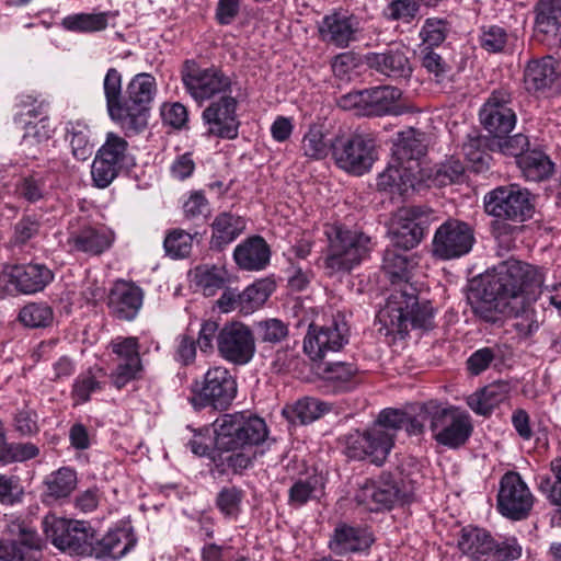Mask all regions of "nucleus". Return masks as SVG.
<instances>
[{"label":"nucleus","mask_w":561,"mask_h":561,"mask_svg":"<svg viewBox=\"0 0 561 561\" xmlns=\"http://www.w3.org/2000/svg\"><path fill=\"white\" fill-rule=\"evenodd\" d=\"M347 343V323L337 316L329 324L322 327L310 324L304 340V350L312 360H322L330 353L341 351Z\"/></svg>","instance_id":"19"},{"label":"nucleus","mask_w":561,"mask_h":561,"mask_svg":"<svg viewBox=\"0 0 561 561\" xmlns=\"http://www.w3.org/2000/svg\"><path fill=\"white\" fill-rule=\"evenodd\" d=\"M491 295H501L522 312L541 294L543 275L536 266L507 260L495 266L482 280Z\"/></svg>","instance_id":"3"},{"label":"nucleus","mask_w":561,"mask_h":561,"mask_svg":"<svg viewBox=\"0 0 561 561\" xmlns=\"http://www.w3.org/2000/svg\"><path fill=\"white\" fill-rule=\"evenodd\" d=\"M427 151L426 135L414 128L400 131L392 147V156L408 169L420 173L421 160Z\"/></svg>","instance_id":"31"},{"label":"nucleus","mask_w":561,"mask_h":561,"mask_svg":"<svg viewBox=\"0 0 561 561\" xmlns=\"http://www.w3.org/2000/svg\"><path fill=\"white\" fill-rule=\"evenodd\" d=\"M478 39L481 48L488 53L497 54L504 51L510 35L505 27L488 24L480 27Z\"/></svg>","instance_id":"55"},{"label":"nucleus","mask_w":561,"mask_h":561,"mask_svg":"<svg viewBox=\"0 0 561 561\" xmlns=\"http://www.w3.org/2000/svg\"><path fill=\"white\" fill-rule=\"evenodd\" d=\"M4 533L16 539L0 538V561H37L43 542L37 531L20 517L7 520Z\"/></svg>","instance_id":"14"},{"label":"nucleus","mask_w":561,"mask_h":561,"mask_svg":"<svg viewBox=\"0 0 561 561\" xmlns=\"http://www.w3.org/2000/svg\"><path fill=\"white\" fill-rule=\"evenodd\" d=\"M45 497L50 500L68 497L77 486V473L69 467L59 468L45 479Z\"/></svg>","instance_id":"48"},{"label":"nucleus","mask_w":561,"mask_h":561,"mask_svg":"<svg viewBox=\"0 0 561 561\" xmlns=\"http://www.w3.org/2000/svg\"><path fill=\"white\" fill-rule=\"evenodd\" d=\"M483 204L485 213L497 219L524 221L531 215L528 192L514 184L490 191Z\"/></svg>","instance_id":"13"},{"label":"nucleus","mask_w":561,"mask_h":561,"mask_svg":"<svg viewBox=\"0 0 561 561\" xmlns=\"http://www.w3.org/2000/svg\"><path fill=\"white\" fill-rule=\"evenodd\" d=\"M19 319L28 328H46L53 322L54 312L47 304L32 302L20 310Z\"/></svg>","instance_id":"56"},{"label":"nucleus","mask_w":561,"mask_h":561,"mask_svg":"<svg viewBox=\"0 0 561 561\" xmlns=\"http://www.w3.org/2000/svg\"><path fill=\"white\" fill-rule=\"evenodd\" d=\"M502 363V350L500 346H485L474 351L467 359L466 367L470 375L479 376L491 367Z\"/></svg>","instance_id":"51"},{"label":"nucleus","mask_w":561,"mask_h":561,"mask_svg":"<svg viewBox=\"0 0 561 561\" xmlns=\"http://www.w3.org/2000/svg\"><path fill=\"white\" fill-rule=\"evenodd\" d=\"M462 152L472 171L481 173L489 170L491 156L484 149V140L482 138H469L462 146Z\"/></svg>","instance_id":"57"},{"label":"nucleus","mask_w":561,"mask_h":561,"mask_svg":"<svg viewBox=\"0 0 561 561\" xmlns=\"http://www.w3.org/2000/svg\"><path fill=\"white\" fill-rule=\"evenodd\" d=\"M103 93L106 101V111L110 118L121 125L123 116L124 96H123V78L116 68L107 69L103 79Z\"/></svg>","instance_id":"41"},{"label":"nucleus","mask_w":561,"mask_h":561,"mask_svg":"<svg viewBox=\"0 0 561 561\" xmlns=\"http://www.w3.org/2000/svg\"><path fill=\"white\" fill-rule=\"evenodd\" d=\"M324 233L329 241L324 268L330 276L352 271L370 251V238L362 231L329 225Z\"/></svg>","instance_id":"4"},{"label":"nucleus","mask_w":561,"mask_h":561,"mask_svg":"<svg viewBox=\"0 0 561 561\" xmlns=\"http://www.w3.org/2000/svg\"><path fill=\"white\" fill-rule=\"evenodd\" d=\"M244 220L231 213L217 215L211 224V248L221 250L233 242L244 230Z\"/></svg>","instance_id":"40"},{"label":"nucleus","mask_w":561,"mask_h":561,"mask_svg":"<svg viewBox=\"0 0 561 561\" xmlns=\"http://www.w3.org/2000/svg\"><path fill=\"white\" fill-rule=\"evenodd\" d=\"M134 164L128 142L115 133H107L99 148L91 168L93 183L99 188L107 187L122 172Z\"/></svg>","instance_id":"11"},{"label":"nucleus","mask_w":561,"mask_h":561,"mask_svg":"<svg viewBox=\"0 0 561 561\" xmlns=\"http://www.w3.org/2000/svg\"><path fill=\"white\" fill-rule=\"evenodd\" d=\"M420 11L415 0H392L386 7L383 14L388 20L411 23Z\"/></svg>","instance_id":"64"},{"label":"nucleus","mask_w":561,"mask_h":561,"mask_svg":"<svg viewBox=\"0 0 561 561\" xmlns=\"http://www.w3.org/2000/svg\"><path fill=\"white\" fill-rule=\"evenodd\" d=\"M255 330L259 340L263 343L276 344L288 335V327L275 318L257 322Z\"/></svg>","instance_id":"63"},{"label":"nucleus","mask_w":561,"mask_h":561,"mask_svg":"<svg viewBox=\"0 0 561 561\" xmlns=\"http://www.w3.org/2000/svg\"><path fill=\"white\" fill-rule=\"evenodd\" d=\"M197 285L205 296H213L222 288L227 280V272L222 267L211 266L198 268Z\"/></svg>","instance_id":"60"},{"label":"nucleus","mask_w":561,"mask_h":561,"mask_svg":"<svg viewBox=\"0 0 561 561\" xmlns=\"http://www.w3.org/2000/svg\"><path fill=\"white\" fill-rule=\"evenodd\" d=\"M66 131L73 157L80 161L87 160L92 153L89 126L81 122H69Z\"/></svg>","instance_id":"50"},{"label":"nucleus","mask_w":561,"mask_h":561,"mask_svg":"<svg viewBox=\"0 0 561 561\" xmlns=\"http://www.w3.org/2000/svg\"><path fill=\"white\" fill-rule=\"evenodd\" d=\"M218 355L234 366H244L254 357L256 346L252 330L241 322L226 323L217 335Z\"/></svg>","instance_id":"17"},{"label":"nucleus","mask_w":561,"mask_h":561,"mask_svg":"<svg viewBox=\"0 0 561 561\" xmlns=\"http://www.w3.org/2000/svg\"><path fill=\"white\" fill-rule=\"evenodd\" d=\"M216 451L211 455L220 474L240 473L252 466L255 447L268 437L265 421L249 412L227 413L214 422Z\"/></svg>","instance_id":"2"},{"label":"nucleus","mask_w":561,"mask_h":561,"mask_svg":"<svg viewBox=\"0 0 561 561\" xmlns=\"http://www.w3.org/2000/svg\"><path fill=\"white\" fill-rule=\"evenodd\" d=\"M421 414L428 421L435 442L449 449L460 448L472 434L470 415L457 407L431 400L422 404Z\"/></svg>","instance_id":"5"},{"label":"nucleus","mask_w":561,"mask_h":561,"mask_svg":"<svg viewBox=\"0 0 561 561\" xmlns=\"http://www.w3.org/2000/svg\"><path fill=\"white\" fill-rule=\"evenodd\" d=\"M358 19L353 14L333 12L323 16L318 30L324 42L331 43L340 48H345L355 39L358 31Z\"/></svg>","instance_id":"29"},{"label":"nucleus","mask_w":561,"mask_h":561,"mask_svg":"<svg viewBox=\"0 0 561 561\" xmlns=\"http://www.w3.org/2000/svg\"><path fill=\"white\" fill-rule=\"evenodd\" d=\"M374 541L373 534L366 527L340 523L335 526L328 547L335 556L344 557L367 552Z\"/></svg>","instance_id":"24"},{"label":"nucleus","mask_w":561,"mask_h":561,"mask_svg":"<svg viewBox=\"0 0 561 561\" xmlns=\"http://www.w3.org/2000/svg\"><path fill=\"white\" fill-rule=\"evenodd\" d=\"M113 241V232L105 227L93 226L85 220L69 222L67 244L71 251L100 255L111 248Z\"/></svg>","instance_id":"21"},{"label":"nucleus","mask_w":561,"mask_h":561,"mask_svg":"<svg viewBox=\"0 0 561 561\" xmlns=\"http://www.w3.org/2000/svg\"><path fill=\"white\" fill-rule=\"evenodd\" d=\"M421 66L434 77V80L437 83L444 82L449 78L450 67L447 62L442 58L440 55L435 53L430 47H424L421 49Z\"/></svg>","instance_id":"61"},{"label":"nucleus","mask_w":561,"mask_h":561,"mask_svg":"<svg viewBox=\"0 0 561 561\" xmlns=\"http://www.w3.org/2000/svg\"><path fill=\"white\" fill-rule=\"evenodd\" d=\"M156 92V79L146 72L138 73L128 82L119 127L126 135L142 131L148 124L149 104Z\"/></svg>","instance_id":"10"},{"label":"nucleus","mask_w":561,"mask_h":561,"mask_svg":"<svg viewBox=\"0 0 561 561\" xmlns=\"http://www.w3.org/2000/svg\"><path fill=\"white\" fill-rule=\"evenodd\" d=\"M55 126L49 117H39V121H26L24 125V135L22 137V147L28 149V157L35 158L37 147L46 144L55 134Z\"/></svg>","instance_id":"45"},{"label":"nucleus","mask_w":561,"mask_h":561,"mask_svg":"<svg viewBox=\"0 0 561 561\" xmlns=\"http://www.w3.org/2000/svg\"><path fill=\"white\" fill-rule=\"evenodd\" d=\"M331 410V405L313 397H304L293 405L286 407L283 413L294 423L309 424L322 417Z\"/></svg>","instance_id":"43"},{"label":"nucleus","mask_w":561,"mask_h":561,"mask_svg":"<svg viewBox=\"0 0 561 561\" xmlns=\"http://www.w3.org/2000/svg\"><path fill=\"white\" fill-rule=\"evenodd\" d=\"M110 346L117 358V365L111 374V379L117 389H122L138 378L142 370L139 341L136 336H117L111 341Z\"/></svg>","instance_id":"22"},{"label":"nucleus","mask_w":561,"mask_h":561,"mask_svg":"<svg viewBox=\"0 0 561 561\" xmlns=\"http://www.w3.org/2000/svg\"><path fill=\"white\" fill-rule=\"evenodd\" d=\"M379 428V425L373 424L366 430L368 438L366 444L367 457L371 458V461L377 465L385 461L394 444L391 434H386Z\"/></svg>","instance_id":"49"},{"label":"nucleus","mask_w":561,"mask_h":561,"mask_svg":"<svg viewBox=\"0 0 561 561\" xmlns=\"http://www.w3.org/2000/svg\"><path fill=\"white\" fill-rule=\"evenodd\" d=\"M185 92L198 104L232 93V81L219 67H202L196 59H185L180 69Z\"/></svg>","instance_id":"6"},{"label":"nucleus","mask_w":561,"mask_h":561,"mask_svg":"<svg viewBox=\"0 0 561 561\" xmlns=\"http://www.w3.org/2000/svg\"><path fill=\"white\" fill-rule=\"evenodd\" d=\"M355 501L370 512L389 510L397 502L405 503L409 495L402 493L392 482L366 481L356 492Z\"/></svg>","instance_id":"26"},{"label":"nucleus","mask_w":561,"mask_h":561,"mask_svg":"<svg viewBox=\"0 0 561 561\" xmlns=\"http://www.w3.org/2000/svg\"><path fill=\"white\" fill-rule=\"evenodd\" d=\"M334 145L335 137L328 138V130L324 125L310 124L302 136L300 151L305 158L320 161L325 159L330 152L333 154Z\"/></svg>","instance_id":"38"},{"label":"nucleus","mask_w":561,"mask_h":561,"mask_svg":"<svg viewBox=\"0 0 561 561\" xmlns=\"http://www.w3.org/2000/svg\"><path fill=\"white\" fill-rule=\"evenodd\" d=\"M458 549L472 561H513L522 556L523 548L514 537L495 540L480 527L467 526L459 534Z\"/></svg>","instance_id":"8"},{"label":"nucleus","mask_w":561,"mask_h":561,"mask_svg":"<svg viewBox=\"0 0 561 561\" xmlns=\"http://www.w3.org/2000/svg\"><path fill=\"white\" fill-rule=\"evenodd\" d=\"M473 313L485 322L496 323L503 317H517L519 306L511 305L501 295H491L488 285L482 282V289L477 300L471 301Z\"/></svg>","instance_id":"33"},{"label":"nucleus","mask_w":561,"mask_h":561,"mask_svg":"<svg viewBox=\"0 0 561 561\" xmlns=\"http://www.w3.org/2000/svg\"><path fill=\"white\" fill-rule=\"evenodd\" d=\"M534 506V495L520 474L515 471L506 472L500 481L497 493V510L512 520L528 517Z\"/></svg>","instance_id":"18"},{"label":"nucleus","mask_w":561,"mask_h":561,"mask_svg":"<svg viewBox=\"0 0 561 561\" xmlns=\"http://www.w3.org/2000/svg\"><path fill=\"white\" fill-rule=\"evenodd\" d=\"M421 210L417 207H408L400 210L390 234L392 247L408 251L416 247L424 236V224L419 220Z\"/></svg>","instance_id":"30"},{"label":"nucleus","mask_w":561,"mask_h":561,"mask_svg":"<svg viewBox=\"0 0 561 561\" xmlns=\"http://www.w3.org/2000/svg\"><path fill=\"white\" fill-rule=\"evenodd\" d=\"M358 368L353 363H324L322 378L330 382L335 391L344 392L354 389L359 383Z\"/></svg>","instance_id":"42"},{"label":"nucleus","mask_w":561,"mask_h":561,"mask_svg":"<svg viewBox=\"0 0 561 561\" xmlns=\"http://www.w3.org/2000/svg\"><path fill=\"white\" fill-rule=\"evenodd\" d=\"M402 91L392 85H379L366 89V116L401 115L403 107L399 101Z\"/></svg>","instance_id":"34"},{"label":"nucleus","mask_w":561,"mask_h":561,"mask_svg":"<svg viewBox=\"0 0 561 561\" xmlns=\"http://www.w3.org/2000/svg\"><path fill=\"white\" fill-rule=\"evenodd\" d=\"M42 530L56 549L70 556L89 557L94 540V528L89 522L47 514L42 520Z\"/></svg>","instance_id":"7"},{"label":"nucleus","mask_w":561,"mask_h":561,"mask_svg":"<svg viewBox=\"0 0 561 561\" xmlns=\"http://www.w3.org/2000/svg\"><path fill=\"white\" fill-rule=\"evenodd\" d=\"M233 259L242 270L262 271L270 263L271 250L262 237L255 236L236 247Z\"/></svg>","instance_id":"36"},{"label":"nucleus","mask_w":561,"mask_h":561,"mask_svg":"<svg viewBox=\"0 0 561 561\" xmlns=\"http://www.w3.org/2000/svg\"><path fill=\"white\" fill-rule=\"evenodd\" d=\"M323 493V484L317 477L297 480L289 489V504L296 507L318 499Z\"/></svg>","instance_id":"52"},{"label":"nucleus","mask_w":561,"mask_h":561,"mask_svg":"<svg viewBox=\"0 0 561 561\" xmlns=\"http://www.w3.org/2000/svg\"><path fill=\"white\" fill-rule=\"evenodd\" d=\"M538 489L561 512V458L551 462V474L539 477Z\"/></svg>","instance_id":"54"},{"label":"nucleus","mask_w":561,"mask_h":561,"mask_svg":"<svg viewBox=\"0 0 561 561\" xmlns=\"http://www.w3.org/2000/svg\"><path fill=\"white\" fill-rule=\"evenodd\" d=\"M48 181L44 171L35 170L21 180L16 191L25 201L36 203L44 197L47 187H50Z\"/></svg>","instance_id":"53"},{"label":"nucleus","mask_w":561,"mask_h":561,"mask_svg":"<svg viewBox=\"0 0 561 561\" xmlns=\"http://www.w3.org/2000/svg\"><path fill=\"white\" fill-rule=\"evenodd\" d=\"M275 290V283L270 278H262L245 287L240 293V313L251 314L260 309L272 293Z\"/></svg>","instance_id":"46"},{"label":"nucleus","mask_w":561,"mask_h":561,"mask_svg":"<svg viewBox=\"0 0 561 561\" xmlns=\"http://www.w3.org/2000/svg\"><path fill=\"white\" fill-rule=\"evenodd\" d=\"M375 140L363 134L336 136L333 159L336 165L354 175L368 172L376 160Z\"/></svg>","instance_id":"12"},{"label":"nucleus","mask_w":561,"mask_h":561,"mask_svg":"<svg viewBox=\"0 0 561 561\" xmlns=\"http://www.w3.org/2000/svg\"><path fill=\"white\" fill-rule=\"evenodd\" d=\"M193 245V234L182 229L170 231L163 241L165 253L172 259H183L190 255Z\"/></svg>","instance_id":"58"},{"label":"nucleus","mask_w":561,"mask_h":561,"mask_svg":"<svg viewBox=\"0 0 561 561\" xmlns=\"http://www.w3.org/2000/svg\"><path fill=\"white\" fill-rule=\"evenodd\" d=\"M534 32L540 43L554 47L561 44V0H538L534 7Z\"/></svg>","instance_id":"23"},{"label":"nucleus","mask_w":561,"mask_h":561,"mask_svg":"<svg viewBox=\"0 0 561 561\" xmlns=\"http://www.w3.org/2000/svg\"><path fill=\"white\" fill-rule=\"evenodd\" d=\"M365 62L375 71L391 79H409L413 68L404 47L387 49L382 53H368Z\"/></svg>","instance_id":"28"},{"label":"nucleus","mask_w":561,"mask_h":561,"mask_svg":"<svg viewBox=\"0 0 561 561\" xmlns=\"http://www.w3.org/2000/svg\"><path fill=\"white\" fill-rule=\"evenodd\" d=\"M4 277L16 290L31 295L44 290L54 280V273L45 264L28 263L8 267Z\"/></svg>","instance_id":"25"},{"label":"nucleus","mask_w":561,"mask_h":561,"mask_svg":"<svg viewBox=\"0 0 561 561\" xmlns=\"http://www.w3.org/2000/svg\"><path fill=\"white\" fill-rule=\"evenodd\" d=\"M511 386L506 381H497L485 386L468 397L467 403L479 415H488L494 408L508 399Z\"/></svg>","instance_id":"39"},{"label":"nucleus","mask_w":561,"mask_h":561,"mask_svg":"<svg viewBox=\"0 0 561 561\" xmlns=\"http://www.w3.org/2000/svg\"><path fill=\"white\" fill-rule=\"evenodd\" d=\"M518 167L524 176L533 182L547 180L553 173L554 164L550 158L540 150L526 151L518 160Z\"/></svg>","instance_id":"44"},{"label":"nucleus","mask_w":561,"mask_h":561,"mask_svg":"<svg viewBox=\"0 0 561 561\" xmlns=\"http://www.w3.org/2000/svg\"><path fill=\"white\" fill-rule=\"evenodd\" d=\"M144 301V290L130 282L118 280L111 288L107 307L112 316L119 320H134Z\"/></svg>","instance_id":"27"},{"label":"nucleus","mask_w":561,"mask_h":561,"mask_svg":"<svg viewBox=\"0 0 561 561\" xmlns=\"http://www.w3.org/2000/svg\"><path fill=\"white\" fill-rule=\"evenodd\" d=\"M237 111L238 100L232 93L209 102L202 112L205 136L226 140L238 138L241 123Z\"/></svg>","instance_id":"15"},{"label":"nucleus","mask_w":561,"mask_h":561,"mask_svg":"<svg viewBox=\"0 0 561 561\" xmlns=\"http://www.w3.org/2000/svg\"><path fill=\"white\" fill-rule=\"evenodd\" d=\"M102 383L98 380L91 369L81 373L75 379L71 390V397L75 405L85 403L90 400L91 396L102 390Z\"/></svg>","instance_id":"59"},{"label":"nucleus","mask_w":561,"mask_h":561,"mask_svg":"<svg viewBox=\"0 0 561 561\" xmlns=\"http://www.w3.org/2000/svg\"><path fill=\"white\" fill-rule=\"evenodd\" d=\"M136 537L129 528L110 530L101 539L92 540V551L89 557L107 561L118 560L128 553L136 545Z\"/></svg>","instance_id":"32"},{"label":"nucleus","mask_w":561,"mask_h":561,"mask_svg":"<svg viewBox=\"0 0 561 561\" xmlns=\"http://www.w3.org/2000/svg\"><path fill=\"white\" fill-rule=\"evenodd\" d=\"M559 62L552 56L530 60L524 71V82L528 91L550 88L560 76Z\"/></svg>","instance_id":"37"},{"label":"nucleus","mask_w":561,"mask_h":561,"mask_svg":"<svg viewBox=\"0 0 561 561\" xmlns=\"http://www.w3.org/2000/svg\"><path fill=\"white\" fill-rule=\"evenodd\" d=\"M417 174L416 171L408 169L404 163L391 157L387 168L378 175L377 186L381 191L403 195L414 188Z\"/></svg>","instance_id":"35"},{"label":"nucleus","mask_w":561,"mask_h":561,"mask_svg":"<svg viewBox=\"0 0 561 561\" xmlns=\"http://www.w3.org/2000/svg\"><path fill=\"white\" fill-rule=\"evenodd\" d=\"M473 243V229L467 222L447 220L435 231L432 252L440 260L459 259L471 251Z\"/></svg>","instance_id":"20"},{"label":"nucleus","mask_w":561,"mask_h":561,"mask_svg":"<svg viewBox=\"0 0 561 561\" xmlns=\"http://www.w3.org/2000/svg\"><path fill=\"white\" fill-rule=\"evenodd\" d=\"M482 126L494 137H504L515 127L517 116L512 92L499 88L491 92L479 112Z\"/></svg>","instance_id":"16"},{"label":"nucleus","mask_w":561,"mask_h":561,"mask_svg":"<svg viewBox=\"0 0 561 561\" xmlns=\"http://www.w3.org/2000/svg\"><path fill=\"white\" fill-rule=\"evenodd\" d=\"M243 499V491L237 486H226L220 490L216 499L218 510L229 518H237Z\"/></svg>","instance_id":"62"},{"label":"nucleus","mask_w":561,"mask_h":561,"mask_svg":"<svg viewBox=\"0 0 561 561\" xmlns=\"http://www.w3.org/2000/svg\"><path fill=\"white\" fill-rule=\"evenodd\" d=\"M111 15V12L73 13L61 20V26L75 33L101 32L107 27Z\"/></svg>","instance_id":"47"},{"label":"nucleus","mask_w":561,"mask_h":561,"mask_svg":"<svg viewBox=\"0 0 561 561\" xmlns=\"http://www.w3.org/2000/svg\"><path fill=\"white\" fill-rule=\"evenodd\" d=\"M419 265L416 254H408L400 248H388L383 254L382 268L391 282L401 283L388 296L377 319L386 335L404 336L409 327L430 329L433 325L434 308L430 300H421L416 288L409 283L412 271Z\"/></svg>","instance_id":"1"},{"label":"nucleus","mask_w":561,"mask_h":561,"mask_svg":"<svg viewBox=\"0 0 561 561\" xmlns=\"http://www.w3.org/2000/svg\"><path fill=\"white\" fill-rule=\"evenodd\" d=\"M190 403L195 410L213 408L217 411L228 410L237 397L236 377L224 366L208 368L202 380L192 383Z\"/></svg>","instance_id":"9"}]
</instances>
